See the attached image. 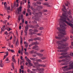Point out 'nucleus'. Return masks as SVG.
Returning a JSON list of instances; mask_svg holds the SVG:
<instances>
[{
  "mask_svg": "<svg viewBox=\"0 0 73 73\" xmlns=\"http://www.w3.org/2000/svg\"><path fill=\"white\" fill-rule=\"evenodd\" d=\"M62 10L63 11L64 13L65 14H64V13H63L62 14V16L64 17H63L62 16H60V17L61 18V19H60L58 20V21L59 23H61V22L63 21V22H64L65 23H66V24H67L68 25H70V26H71L72 28H73V24L68 23V21H67L66 20L67 19L68 21H69V22H70V19H69L68 18L67 16H66V15H65L66 14V13H65V11H64L63 10H62Z\"/></svg>",
  "mask_w": 73,
  "mask_h": 73,
  "instance_id": "nucleus-1",
  "label": "nucleus"
},
{
  "mask_svg": "<svg viewBox=\"0 0 73 73\" xmlns=\"http://www.w3.org/2000/svg\"><path fill=\"white\" fill-rule=\"evenodd\" d=\"M57 44H58V49H64L65 48L64 46H68V44H63V42L62 41H58L56 42Z\"/></svg>",
  "mask_w": 73,
  "mask_h": 73,
  "instance_id": "nucleus-2",
  "label": "nucleus"
},
{
  "mask_svg": "<svg viewBox=\"0 0 73 73\" xmlns=\"http://www.w3.org/2000/svg\"><path fill=\"white\" fill-rule=\"evenodd\" d=\"M30 54H36L37 56H39V57H42L43 56V54L40 53H37V51H35L34 50H32L30 52Z\"/></svg>",
  "mask_w": 73,
  "mask_h": 73,
  "instance_id": "nucleus-3",
  "label": "nucleus"
},
{
  "mask_svg": "<svg viewBox=\"0 0 73 73\" xmlns=\"http://www.w3.org/2000/svg\"><path fill=\"white\" fill-rule=\"evenodd\" d=\"M57 29L59 31H61V34L63 35H66V31L65 30L63 29H60V28L58 27Z\"/></svg>",
  "mask_w": 73,
  "mask_h": 73,
  "instance_id": "nucleus-4",
  "label": "nucleus"
},
{
  "mask_svg": "<svg viewBox=\"0 0 73 73\" xmlns=\"http://www.w3.org/2000/svg\"><path fill=\"white\" fill-rule=\"evenodd\" d=\"M33 15H35V17H41V16L42 15V13L40 12L39 13H35V12H33L32 13Z\"/></svg>",
  "mask_w": 73,
  "mask_h": 73,
  "instance_id": "nucleus-5",
  "label": "nucleus"
},
{
  "mask_svg": "<svg viewBox=\"0 0 73 73\" xmlns=\"http://www.w3.org/2000/svg\"><path fill=\"white\" fill-rule=\"evenodd\" d=\"M33 63H34V65H35L36 66H42V67H45V66L44 65H42L41 64H38V62H33Z\"/></svg>",
  "mask_w": 73,
  "mask_h": 73,
  "instance_id": "nucleus-6",
  "label": "nucleus"
},
{
  "mask_svg": "<svg viewBox=\"0 0 73 73\" xmlns=\"http://www.w3.org/2000/svg\"><path fill=\"white\" fill-rule=\"evenodd\" d=\"M65 26L66 27V25L64 23H62L61 25H60V27L62 29H66V27H65Z\"/></svg>",
  "mask_w": 73,
  "mask_h": 73,
  "instance_id": "nucleus-7",
  "label": "nucleus"
},
{
  "mask_svg": "<svg viewBox=\"0 0 73 73\" xmlns=\"http://www.w3.org/2000/svg\"><path fill=\"white\" fill-rule=\"evenodd\" d=\"M58 36H58H56L55 38L56 39H58V40H60L62 38V37H64V36L62 35H60V34H58Z\"/></svg>",
  "mask_w": 73,
  "mask_h": 73,
  "instance_id": "nucleus-8",
  "label": "nucleus"
},
{
  "mask_svg": "<svg viewBox=\"0 0 73 73\" xmlns=\"http://www.w3.org/2000/svg\"><path fill=\"white\" fill-rule=\"evenodd\" d=\"M69 68L68 69H66V70H70L72 69H73V62H72L69 65Z\"/></svg>",
  "mask_w": 73,
  "mask_h": 73,
  "instance_id": "nucleus-9",
  "label": "nucleus"
},
{
  "mask_svg": "<svg viewBox=\"0 0 73 73\" xmlns=\"http://www.w3.org/2000/svg\"><path fill=\"white\" fill-rule=\"evenodd\" d=\"M28 26L27 25L25 27V29L24 30L25 36L27 35V31H28Z\"/></svg>",
  "mask_w": 73,
  "mask_h": 73,
  "instance_id": "nucleus-10",
  "label": "nucleus"
},
{
  "mask_svg": "<svg viewBox=\"0 0 73 73\" xmlns=\"http://www.w3.org/2000/svg\"><path fill=\"white\" fill-rule=\"evenodd\" d=\"M27 61L28 62L29 64V65L30 66H33V65L32 63H31V60H30L29 58H27Z\"/></svg>",
  "mask_w": 73,
  "mask_h": 73,
  "instance_id": "nucleus-11",
  "label": "nucleus"
},
{
  "mask_svg": "<svg viewBox=\"0 0 73 73\" xmlns=\"http://www.w3.org/2000/svg\"><path fill=\"white\" fill-rule=\"evenodd\" d=\"M69 56L68 55H64L63 56H62L60 57H59V58H60V59H62V58H67L69 57Z\"/></svg>",
  "mask_w": 73,
  "mask_h": 73,
  "instance_id": "nucleus-12",
  "label": "nucleus"
},
{
  "mask_svg": "<svg viewBox=\"0 0 73 73\" xmlns=\"http://www.w3.org/2000/svg\"><path fill=\"white\" fill-rule=\"evenodd\" d=\"M67 50H67V49L62 50H58V52H67Z\"/></svg>",
  "mask_w": 73,
  "mask_h": 73,
  "instance_id": "nucleus-13",
  "label": "nucleus"
},
{
  "mask_svg": "<svg viewBox=\"0 0 73 73\" xmlns=\"http://www.w3.org/2000/svg\"><path fill=\"white\" fill-rule=\"evenodd\" d=\"M22 9V7H19V8H18L17 9L18 13V14H19V13L20 12H21V9Z\"/></svg>",
  "mask_w": 73,
  "mask_h": 73,
  "instance_id": "nucleus-14",
  "label": "nucleus"
},
{
  "mask_svg": "<svg viewBox=\"0 0 73 73\" xmlns=\"http://www.w3.org/2000/svg\"><path fill=\"white\" fill-rule=\"evenodd\" d=\"M46 6L48 7H52V5H51V4L49 3H46Z\"/></svg>",
  "mask_w": 73,
  "mask_h": 73,
  "instance_id": "nucleus-15",
  "label": "nucleus"
},
{
  "mask_svg": "<svg viewBox=\"0 0 73 73\" xmlns=\"http://www.w3.org/2000/svg\"><path fill=\"white\" fill-rule=\"evenodd\" d=\"M36 9L37 10H39L40 9H42V7L41 6H38Z\"/></svg>",
  "mask_w": 73,
  "mask_h": 73,
  "instance_id": "nucleus-16",
  "label": "nucleus"
},
{
  "mask_svg": "<svg viewBox=\"0 0 73 73\" xmlns=\"http://www.w3.org/2000/svg\"><path fill=\"white\" fill-rule=\"evenodd\" d=\"M41 39V38L40 37H38L37 38H34V40H35L36 41V40H40Z\"/></svg>",
  "mask_w": 73,
  "mask_h": 73,
  "instance_id": "nucleus-17",
  "label": "nucleus"
},
{
  "mask_svg": "<svg viewBox=\"0 0 73 73\" xmlns=\"http://www.w3.org/2000/svg\"><path fill=\"white\" fill-rule=\"evenodd\" d=\"M30 59L32 61H36V58H30Z\"/></svg>",
  "mask_w": 73,
  "mask_h": 73,
  "instance_id": "nucleus-18",
  "label": "nucleus"
},
{
  "mask_svg": "<svg viewBox=\"0 0 73 73\" xmlns=\"http://www.w3.org/2000/svg\"><path fill=\"white\" fill-rule=\"evenodd\" d=\"M4 8L5 9H6L7 8V2H4Z\"/></svg>",
  "mask_w": 73,
  "mask_h": 73,
  "instance_id": "nucleus-19",
  "label": "nucleus"
},
{
  "mask_svg": "<svg viewBox=\"0 0 73 73\" xmlns=\"http://www.w3.org/2000/svg\"><path fill=\"white\" fill-rule=\"evenodd\" d=\"M5 9V10H11V7H7V6H6V9Z\"/></svg>",
  "mask_w": 73,
  "mask_h": 73,
  "instance_id": "nucleus-20",
  "label": "nucleus"
},
{
  "mask_svg": "<svg viewBox=\"0 0 73 73\" xmlns=\"http://www.w3.org/2000/svg\"><path fill=\"white\" fill-rule=\"evenodd\" d=\"M16 46H18L19 45V40L17 39V41L16 43Z\"/></svg>",
  "mask_w": 73,
  "mask_h": 73,
  "instance_id": "nucleus-21",
  "label": "nucleus"
},
{
  "mask_svg": "<svg viewBox=\"0 0 73 73\" xmlns=\"http://www.w3.org/2000/svg\"><path fill=\"white\" fill-rule=\"evenodd\" d=\"M36 61H37V62H42V60H41L40 59H37V58H36Z\"/></svg>",
  "mask_w": 73,
  "mask_h": 73,
  "instance_id": "nucleus-22",
  "label": "nucleus"
},
{
  "mask_svg": "<svg viewBox=\"0 0 73 73\" xmlns=\"http://www.w3.org/2000/svg\"><path fill=\"white\" fill-rule=\"evenodd\" d=\"M70 4L69 2H67V3H65L66 6H68Z\"/></svg>",
  "mask_w": 73,
  "mask_h": 73,
  "instance_id": "nucleus-23",
  "label": "nucleus"
},
{
  "mask_svg": "<svg viewBox=\"0 0 73 73\" xmlns=\"http://www.w3.org/2000/svg\"><path fill=\"white\" fill-rule=\"evenodd\" d=\"M33 6L35 7V6H37V5L36 2H34L33 3Z\"/></svg>",
  "mask_w": 73,
  "mask_h": 73,
  "instance_id": "nucleus-24",
  "label": "nucleus"
},
{
  "mask_svg": "<svg viewBox=\"0 0 73 73\" xmlns=\"http://www.w3.org/2000/svg\"><path fill=\"white\" fill-rule=\"evenodd\" d=\"M67 54V52H65L62 53L60 54V55H66Z\"/></svg>",
  "mask_w": 73,
  "mask_h": 73,
  "instance_id": "nucleus-25",
  "label": "nucleus"
},
{
  "mask_svg": "<svg viewBox=\"0 0 73 73\" xmlns=\"http://www.w3.org/2000/svg\"><path fill=\"white\" fill-rule=\"evenodd\" d=\"M30 28H36V27H35V26H33L32 25H31Z\"/></svg>",
  "mask_w": 73,
  "mask_h": 73,
  "instance_id": "nucleus-26",
  "label": "nucleus"
},
{
  "mask_svg": "<svg viewBox=\"0 0 73 73\" xmlns=\"http://www.w3.org/2000/svg\"><path fill=\"white\" fill-rule=\"evenodd\" d=\"M68 55V56H69L68 57H70V56H72V57H73V52H72V53L70 54H69L68 55Z\"/></svg>",
  "mask_w": 73,
  "mask_h": 73,
  "instance_id": "nucleus-27",
  "label": "nucleus"
},
{
  "mask_svg": "<svg viewBox=\"0 0 73 73\" xmlns=\"http://www.w3.org/2000/svg\"><path fill=\"white\" fill-rule=\"evenodd\" d=\"M68 39V38H65V39H63V41H66V40Z\"/></svg>",
  "mask_w": 73,
  "mask_h": 73,
  "instance_id": "nucleus-28",
  "label": "nucleus"
},
{
  "mask_svg": "<svg viewBox=\"0 0 73 73\" xmlns=\"http://www.w3.org/2000/svg\"><path fill=\"white\" fill-rule=\"evenodd\" d=\"M40 73H42V72L43 71H44V68H41L40 69Z\"/></svg>",
  "mask_w": 73,
  "mask_h": 73,
  "instance_id": "nucleus-29",
  "label": "nucleus"
},
{
  "mask_svg": "<svg viewBox=\"0 0 73 73\" xmlns=\"http://www.w3.org/2000/svg\"><path fill=\"white\" fill-rule=\"evenodd\" d=\"M4 66V64L3 63H0V67H3Z\"/></svg>",
  "mask_w": 73,
  "mask_h": 73,
  "instance_id": "nucleus-30",
  "label": "nucleus"
},
{
  "mask_svg": "<svg viewBox=\"0 0 73 73\" xmlns=\"http://www.w3.org/2000/svg\"><path fill=\"white\" fill-rule=\"evenodd\" d=\"M11 65L13 69H15V67H14V64H13V63H12Z\"/></svg>",
  "mask_w": 73,
  "mask_h": 73,
  "instance_id": "nucleus-31",
  "label": "nucleus"
},
{
  "mask_svg": "<svg viewBox=\"0 0 73 73\" xmlns=\"http://www.w3.org/2000/svg\"><path fill=\"white\" fill-rule=\"evenodd\" d=\"M33 41V39L32 38L29 39L28 40V41H29V42H30V41Z\"/></svg>",
  "mask_w": 73,
  "mask_h": 73,
  "instance_id": "nucleus-32",
  "label": "nucleus"
},
{
  "mask_svg": "<svg viewBox=\"0 0 73 73\" xmlns=\"http://www.w3.org/2000/svg\"><path fill=\"white\" fill-rule=\"evenodd\" d=\"M66 61V59H63L61 60L62 62H65V61Z\"/></svg>",
  "mask_w": 73,
  "mask_h": 73,
  "instance_id": "nucleus-33",
  "label": "nucleus"
},
{
  "mask_svg": "<svg viewBox=\"0 0 73 73\" xmlns=\"http://www.w3.org/2000/svg\"><path fill=\"white\" fill-rule=\"evenodd\" d=\"M31 9L33 11H35V9L33 8V7H31Z\"/></svg>",
  "mask_w": 73,
  "mask_h": 73,
  "instance_id": "nucleus-34",
  "label": "nucleus"
},
{
  "mask_svg": "<svg viewBox=\"0 0 73 73\" xmlns=\"http://www.w3.org/2000/svg\"><path fill=\"white\" fill-rule=\"evenodd\" d=\"M1 30L2 32H4L5 31V29L2 27L1 28Z\"/></svg>",
  "mask_w": 73,
  "mask_h": 73,
  "instance_id": "nucleus-35",
  "label": "nucleus"
},
{
  "mask_svg": "<svg viewBox=\"0 0 73 73\" xmlns=\"http://www.w3.org/2000/svg\"><path fill=\"white\" fill-rule=\"evenodd\" d=\"M24 53L25 54H26L27 56H28L29 54L28 52H27V51H25Z\"/></svg>",
  "mask_w": 73,
  "mask_h": 73,
  "instance_id": "nucleus-36",
  "label": "nucleus"
},
{
  "mask_svg": "<svg viewBox=\"0 0 73 73\" xmlns=\"http://www.w3.org/2000/svg\"><path fill=\"white\" fill-rule=\"evenodd\" d=\"M5 54H6L7 56H8V51L6 52L5 53Z\"/></svg>",
  "mask_w": 73,
  "mask_h": 73,
  "instance_id": "nucleus-37",
  "label": "nucleus"
},
{
  "mask_svg": "<svg viewBox=\"0 0 73 73\" xmlns=\"http://www.w3.org/2000/svg\"><path fill=\"white\" fill-rule=\"evenodd\" d=\"M34 31V32H38V30L36 29H35Z\"/></svg>",
  "mask_w": 73,
  "mask_h": 73,
  "instance_id": "nucleus-38",
  "label": "nucleus"
},
{
  "mask_svg": "<svg viewBox=\"0 0 73 73\" xmlns=\"http://www.w3.org/2000/svg\"><path fill=\"white\" fill-rule=\"evenodd\" d=\"M11 30H12V29L10 28H9V30L8 29H7V31H8V32H9L11 31Z\"/></svg>",
  "mask_w": 73,
  "mask_h": 73,
  "instance_id": "nucleus-39",
  "label": "nucleus"
},
{
  "mask_svg": "<svg viewBox=\"0 0 73 73\" xmlns=\"http://www.w3.org/2000/svg\"><path fill=\"white\" fill-rule=\"evenodd\" d=\"M21 19H23V15H21Z\"/></svg>",
  "mask_w": 73,
  "mask_h": 73,
  "instance_id": "nucleus-40",
  "label": "nucleus"
},
{
  "mask_svg": "<svg viewBox=\"0 0 73 73\" xmlns=\"http://www.w3.org/2000/svg\"><path fill=\"white\" fill-rule=\"evenodd\" d=\"M9 61V60H8V58H7L6 60H5V62L6 61Z\"/></svg>",
  "mask_w": 73,
  "mask_h": 73,
  "instance_id": "nucleus-41",
  "label": "nucleus"
},
{
  "mask_svg": "<svg viewBox=\"0 0 73 73\" xmlns=\"http://www.w3.org/2000/svg\"><path fill=\"white\" fill-rule=\"evenodd\" d=\"M37 4H41V3L40 2H36Z\"/></svg>",
  "mask_w": 73,
  "mask_h": 73,
  "instance_id": "nucleus-42",
  "label": "nucleus"
},
{
  "mask_svg": "<svg viewBox=\"0 0 73 73\" xmlns=\"http://www.w3.org/2000/svg\"><path fill=\"white\" fill-rule=\"evenodd\" d=\"M63 7L64 10H66V8L65 6L64 5H63Z\"/></svg>",
  "mask_w": 73,
  "mask_h": 73,
  "instance_id": "nucleus-43",
  "label": "nucleus"
},
{
  "mask_svg": "<svg viewBox=\"0 0 73 73\" xmlns=\"http://www.w3.org/2000/svg\"><path fill=\"white\" fill-rule=\"evenodd\" d=\"M42 29H44V28L41 27H40L39 28L40 30H42Z\"/></svg>",
  "mask_w": 73,
  "mask_h": 73,
  "instance_id": "nucleus-44",
  "label": "nucleus"
},
{
  "mask_svg": "<svg viewBox=\"0 0 73 73\" xmlns=\"http://www.w3.org/2000/svg\"><path fill=\"white\" fill-rule=\"evenodd\" d=\"M28 44L25 45V47L26 48H28Z\"/></svg>",
  "mask_w": 73,
  "mask_h": 73,
  "instance_id": "nucleus-45",
  "label": "nucleus"
},
{
  "mask_svg": "<svg viewBox=\"0 0 73 73\" xmlns=\"http://www.w3.org/2000/svg\"><path fill=\"white\" fill-rule=\"evenodd\" d=\"M20 44L21 45H23V40H21Z\"/></svg>",
  "mask_w": 73,
  "mask_h": 73,
  "instance_id": "nucleus-46",
  "label": "nucleus"
},
{
  "mask_svg": "<svg viewBox=\"0 0 73 73\" xmlns=\"http://www.w3.org/2000/svg\"><path fill=\"white\" fill-rule=\"evenodd\" d=\"M40 50V48H39V47H38L36 49V50Z\"/></svg>",
  "mask_w": 73,
  "mask_h": 73,
  "instance_id": "nucleus-47",
  "label": "nucleus"
},
{
  "mask_svg": "<svg viewBox=\"0 0 73 73\" xmlns=\"http://www.w3.org/2000/svg\"><path fill=\"white\" fill-rule=\"evenodd\" d=\"M14 6L16 8V1H15L14 3Z\"/></svg>",
  "mask_w": 73,
  "mask_h": 73,
  "instance_id": "nucleus-48",
  "label": "nucleus"
},
{
  "mask_svg": "<svg viewBox=\"0 0 73 73\" xmlns=\"http://www.w3.org/2000/svg\"><path fill=\"white\" fill-rule=\"evenodd\" d=\"M32 70L34 72H36V71H37V70L36 69H33Z\"/></svg>",
  "mask_w": 73,
  "mask_h": 73,
  "instance_id": "nucleus-49",
  "label": "nucleus"
},
{
  "mask_svg": "<svg viewBox=\"0 0 73 73\" xmlns=\"http://www.w3.org/2000/svg\"><path fill=\"white\" fill-rule=\"evenodd\" d=\"M32 56L33 57H36V55H35V54L33 55Z\"/></svg>",
  "mask_w": 73,
  "mask_h": 73,
  "instance_id": "nucleus-50",
  "label": "nucleus"
},
{
  "mask_svg": "<svg viewBox=\"0 0 73 73\" xmlns=\"http://www.w3.org/2000/svg\"><path fill=\"white\" fill-rule=\"evenodd\" d=\"M22 23L23 24H24V19H23L22 20Z\"/></svg>",
  "mask_w": 73,
  "mask_h": 73,
  "instance_id": "nucleus-51",
  "label": "nucleus"
},
{
  "mask_svg": "<svg viewBox=\"0 0 73 73\" xmlns=\"http://www.w3.org/2000/svg\"><path fill=\"white\" fill-rule=\"evenodd\" d=\"M27 11L28 12H29H29H31V10L29 9H28L27 10Z\"/></svg>",
  "mask_w": 73,
  "mask_h": 73,
  "instance_id": "nucleus-52",
  "label": "nucleus"
},
{
  "mask_svg": "<svg viewBox=\"0 0 73 73\" xmlns=\"http://www.w3.org/2000/svg\"><path fill=\"white\" fill-rule=\"evenodd\" d=\"M36 48V46H34L33 47V49H35Z\"/></svg>",
  "mask_w": 73,
  "mask_h": 73,
  "instance_id": "nucleus-53",
  "label": "nucleus"
},
{
  "mask_svg": "<svg viewBox=\"0 0 73 73\" xmlns=\"http://www.w3.org/2000/svg\"><path fill=\"white\" fill-rule=\"evenodd\" d=\"M35 45H37V44H38V43L37 42H35Z\"/></svg>",
  "mask_w": 73,
  "mask_h": 73,
  "instance_id": "nucleus-54",
  "label": "nucleus"
},
{
  "mask_svg": "<svg viewBox=\"0 0 73 73\" xmlns=\"http://www.w3.org/2000/svg\"><path fill=\"white\" fill-rule=\"evenodd\" d=\"M10 18H11V17L10 16V15H8V17H7V19L8 20H9V19Z\"/></svg>",
  "mask_w": 73,
  "mask_h": 73,
  "instance_id": "nucleus-55",
  "label": "nucleus"
},
{
  "mask_svg": "<svg viewBox=\"0 0 73 73\" xmlns=\"http://www.w3.org/2000/svg\"><path fill=\"white\" fill-rule=\"evenodd\" d=\"M33 34H34V33H32V32L30 33V35H33Z\"/></svg>",
  "mask_w": 73,
  "mask_h": 73,
  "instance_id": "nucleus-56",
  "label": "nucleus"
},
{
  "mask_svg": "<svg viewBox=\"0 0 73 73\" xmlns=\"http://www.w3.org/2000/svg\"><path fill=\"white\" fill-rule=\"evenodd\" d=\"M6 22H7V21H3V24H5L6 23Z\"/></svg>",
  "mask_w": 73,
  "mask_h": 73,
  "instance_id": "nucleus-57",
  "label": "nucleus"
},
{
  "mask_svg": "<svg viewBox=\"0 0 73 73\" xmlns=\"http://www.w3.org/2000/svg\"><path fill=\"white\" fill-rule=\"evenodd\" d=\"M24 44H25V45H26V44H28V43H27V42H25V41L24 42Z\"/></svg>",
  "mask_w": 73,
  "mask_h": 73,
  "instance_id": "nucleus-58",
  "label": "nucleus"
},
{
  "mask_svg": "<svg viewBox=\"0 0 73 73\" xmlns=\"http://www.w3.org/2000/svg\"><path fill=\"white\" fill-rule=\"evenodd\" d=\"M37 35L38 36H41V33H38L37 34Z\"/></svg>",
  "mask_w": 73,
  "mask_h": 73,
  "instance_id": "nucleus-59",
  "label": "nucleus"
},
{
  "mask_svg": "<svg viewBox=\"0 0 73 73\" xmlns=\"http://www.w3.org/2000/svg\"><path fill=\"white\" fill-rule=\"evenodd\" d=\"M21 69H23V68H24V67H23V66H21Z\"/></svg>",
  "mask_w": 73,
  "mask_h": 73,
  "instance_id": "nucleus-60",
  "label": "nucleus"
},
{
  "mask_svg": "<svg viewBox=\"0 0 73 73\" xmlns=\"http://www.w3.org/2000/svg\"><path fill=\"white\" fill-rule=\"evenodd\" d=\"M27 72H28L29 73V72H31V70H29V69H28L27 70Z\"/></svg>",
  "mask_w": 73,
  "mask_h": 73,
  "instance_id": "nucleus-61",
  "label": "nucleus"
},
{
  "mask_svg": "<svg viewBox=\"0 0 73 73\" xmlns=\"http://www.w3.org/2000/svg\"><path fill=\"white\" fill-rule=\"evenodd\" d=\"M5 35H8V33L7 31H6L5 33Z\"/></svg>",
  "mask_w": 73,
  "mask_h": 73,
  "instance_id": "nucleus-62",
  "label": "nucleus"
},
{
  "mask_svg": "<svg viewBox=\"0 0 73 73\" xmlns=\"http://www.w3.org/2000/svg\"><path fill=\"white\" fill-rule=\"evenodd\" d=\"M11 52H12V53H13L15 52L13 50H11Z\"/></svg>",
  "mask_w": 73,
  "mask_h": 73,
  "instance_id": "nucleus-63",
  "label": "nucleus"
},
{
  "mask_svg": "<svg viewBox=\"0 0 73 73\" xmlns=\"http://www.w3.org/2000/svg\"><path fill=\"white\" fill-rule=\"evenodd\" d=\"M70 21H71V23H73V19H72V20H71Z\"/></svg>",
  "mask_w": 73,
  "mask_h": 73,
  "instance_id": "nucleus-64",
  "label": "nucleus"
}]
</instances>
